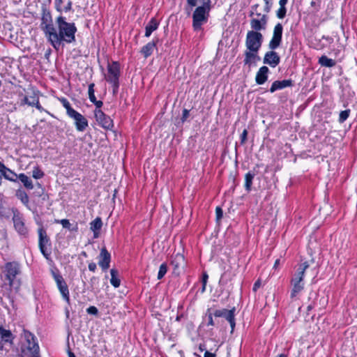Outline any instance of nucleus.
I'll list each match as a JSON object with an SVG mask.
<instances>
[{
  "label": "nucleus",
  "instance_id": "nucleus-1",
  "mask_svg": "<svg viewBox=\"0 0 357 357\" xmlns=\"http://www.w3.org/2000/svg\"><path fill=\"white\" fill-rule=\"evenodd\" d=\"M57 28L54 27L47 36V41L56 50L63 45V43H72L75 41L77 27L75 23L67 22L66 17L59 15L56 19Z\"/></svg>",
  "mask_w": 357,
  "mask_h": 357
},
{
  "label": "nucleus",
  "instance_id": "nucleus-2",
  "mask_svg": "<svg viewBox=\"0 0 357 357\" xmlns=\"http://www.w3.org/2000/svg\"><path fill=\"white\" fill-rule=\"evenodd\" d=\"M186 2L190 9L197 6L192 13V26L195 31H200L202 25L208 22L211 0H186Z\"/></svg>",
  "mask_w": 357,
  "mask_h": 357
},
{
  "label": "nucleus",
  "instance_id": "nucleus-3",
  "mask_svg": "<svg viewBox=\"0 0 357 357\" xmlns=\"http://www.w3.org/2000/svg\"><path fill=\"white\" fill-rule=\"evenodd\" d=\"M24 342L20 347L22 357H40V348L35 335L29 331L24 330L22 334Z\"/></svg>",
  "mask_w": 357,
  "mask_h": 357
},
{
  "label": "nucleus",
  "instance_id": "nucleus-4",
  "mask_svg": "<svg viewBox=\"0 0 357 357\" xmlns=\"http://www.w3.org/2000/svg\"><path fill=\"white\" fill-rule=\"evenodd\" d=\"M3 273L10 287H15L17 284V288L20 285V282L17 280V276L21 273L20 265L18 262H7L5 264Z\"/></svg>",
  "mask_w": 357,
  "mask_h": 357
},
{
  "label": "nucleus",
  "instance_id": "nucleus-5",
  "mask_svg": "<svg viewBox=\"0 0 357 357\" xmlns=\"http://www.w3.org/2000/svg\"><path fill=\"white\" fill-rule=\"evenodd\" d=\"M119 63L116 61H113L112 63H108L107 74L105 75V79L112 85L114 93H116L118 91L119 86Z\"/></svg>",
  "mask_w": 357,
  "mask_h": 357
},
{
  "label": "nucleus",
  "instance_id": "nucleus-6",
  "mask_svg": "<svg viewBox=\"0 0 357 357\" xmlns=\"http://www.w3.org/2000/svg\"><path fill=\"white\" fill-rule=\"evenodd\" d=\"M38 247L40 251L46 259H50L51 256V241L47 236L46 230L40 227L38 229Z\"/></svg>",
  "mask_w": 357,
  "mask_h": 357
},
{
  "label": "nucleus",
  "instance_id": "nucleus-7",
  "mask_svg": "<svg viewBox=\"0 0 357 357\" xmlns=\"http://www.w3.org/2000/svg\"><path fill=\"white\" fill-rule=\"evenodd\" d=\"M263 42V35L258 31H249L246 35V50L259 52Z\"/></svg>",
  "mask_w": 357,
  "mask_h": 357
},
{
  "label": "nucleus",
  "instance_id": "nucleus-8",
  "mask_svg": "<svg viewBox=\"0 0 357 357\" xmlns=\"http://www.w3.org/2000/svg\"><path fill=\"white\" fill-rule=\"evenodd\" d=\"M13 222L15 230L17 234L24 237L26 238L29 235V229L25 225L24 218L23 215L16 208H13Z\"/></svg>",
  "mask_w": 357,
  "mask_h": 357
},
{
  "label": "nucleus",
  "instance_id": "nucleus-9",
  "mask_svg": "<svg viewBox=\"0 0 357 357\" xmlns=\"http://www.w3.org/2000/svg\"><path fill=\"white\" fill-rule=\"evenodd\" d=\"M54 27L50 12L47 9H43L41 17L40 29L43 31L46 38L50 33L54 31Z\"/></svg>",
  "mask_w": 357,
  "mask_h": 357
},
{
  "label": "nucleus",
  "instance_id": "nucleus-10",
  "mask_svg": "<svg viewBox=\"0 0 357 357\" xmlns=\"http://www.w3.org/2000/svg\"><path fill=\"white\" fill-rule=\"evenodd\" d=\"M53 278L56 283L57 288L59 289L63 298L70 304V294L68 287L64 280L63 276L55 272L52 273Z\"/></svg>",
  "mask_w": 357,
  "mask_h": 357
},
{
  "label": "nucleus",
  "instance_id": "nucleus-11",
  "mask_svg": "<svg viewBox=\"0 0 357 357\" xmlns=\"http://www.w3.org/2000/svg\"><path fill=\"white\" fill-rule=\"evenodd\" d=\"M235 307H233L231 310L227 309H220L215 310L213 311V314L215 317H224L230 324L231 331V333H233L236 322H235Z\"/></svg>",
  "mask_w": 357,
  "mask_h": 357
},
{
  "label": "nucleus",
  "instance_id": "nucleus-12",
  "mask_svg": "<svg viewBox=\"0 0 357 357\" xmlns=\"http://www.w3.org/2000/svg\"><path fill=\"white\" fill-rule=\"evenodd\" d=\"M94 115L96 121L102 128L105 130H111L113 126L112 119L106 115L101 109H95Z\"/></svg>",
  "mask_w": 357,
  "mask_h": 357
},
{
  "label": "nucleus",
  "instance_id": "nucleus-13",
  "mask_svg": "<svg viewBox=\"0 0 357 357\" xmlns=\"http://www.w3.org/2000/svg\"><path fill=\"white\" fill-rule=\"evenodd\" d=\"M283 26L280 23H278L273 30V37L269 42L268 47L270 50L277 49L282 42Z\"/></svg>",
  "mask_w": 357,
  "mask_h": 357
},
{
  "label": "nucleus",
  "instance_id": "nucleus-14",
  "mask_svg": "<svg viewBox=\"0 0 357 357\" xmlns=\"http://www.w3.org/2000/svg\"><path fill=\"white\" fill-rule=\"evenodd\" d=\"M257 17H253L250 20L252 31H258L266 29L268 17L265 14L257 13Z\"/></svg>",
  "mask_w": 357,
  "mask_h": 357
},
{
  "label": "nucleus",
  "instance_id": "nucleus-15",
  "mask_svg": "<svg viewBox=\"0 0 357 357\" xmlns=\"http://www.w3.org/2000/svg\"><path fill=\"white\" fill-rule=\"evenodd\" d=\"M68 116L74 120L75 128L79 132L84 131L89 126L87 119L76 110Z\"/></svg>",
  "mask_w": 357,
  "mask_h": 357
},
{
  "label": "nucleus",
  "instance_id": "nucleus-16",
  "mask_svg": "<svg viewBox=\"0 0 357 357\" xmlns=\"http://www.w3.org/2000/svg\"><path fill=\"white\" fill-rule=\"evenodd\" d=\"M98 259V265L103 271H106L109 268L111 255L105 248L101 249Z\"/></svg>",
  "mask_w": 357,
  "mask_h": 357
},
{
  "label": "nucleus",
  "instance_id": "nucleus-17",
  "mask_svg": "<svg viewBox=\"0 0 357 357\" xmlns=\"http://www.w3.org/2000/svg\"><path fill=\"white\" fill-rule=\"evenodd\" d=\"M263 62L272 68H275L280 62V57L276 52L271 50L265 54Z\"/></svg>",
  "mask_w": 357,
  "mask_h": 357
},
{
  "label": "nucleus",
  "instance_id": "nucleus-18",
  "mask_svg": "<svg viewBox=\"0 0 357 357\" xmlns=\"http://www.w3.org/2000/svg\"><path fill=\"white\" fill-rule=\"evenodd\" d=\"M291 284L292 286L291 298L296 297L304 289V282L301 280V278H297L294 275L292 276L291 280Z\"/></svg>",
  "mask_w": 357,
  "mask_h": 357
},
{
  "label": "nucleus",
  "instance_id": "nucleus-19",
  "mask_svg": "<svg viewBox=\"0 0 357 357\" xmlns=\"http://www.w3.org/2000/svg\"><path fill=\"white\" fill-rule=\"evenodd\" d=\"M291 86H293V81L291 79H283L281 81L276 80L273 82L270 88V91L273 93L277 90H280Z\"/></svg>",
  "mask_w": 357,
  "mask_h": 357
},
{
  "label": "nucleus",
  "instance_id": "nucleus-20",
  "mask_svg": "<svg viewBox=\"0 0 357 357\" xmlns=\"http://www.w3.org/2000/svg\"><path fill=\"white\" fill-rule=\"evenodd\" d=\"M0 338L5 343L13 344L15 336L11 331L7 330L2 325H0Z\"/></svg>",
  "mask_w": 357,
  "mask_h": 357
},
{
  "label": "nucleus",
  "instance_id": "nucleus-21",
  "mask_svg": "<svg viewBox=\"0 0 357 357\" xmlns=\"http://www.w3.org/2000/svg\"><path fill=\"white\" fill-rule=\"evenodd\" d=\"M244 65L250 66L256 61L260 60V57L258 56V52H252L251 50H246L244 52Z\"/></svg>",
  "mask_w": 357,
  "mask_h": 357
},
{
  "label": "nucleus",
  "instance_id": "nucleus-22",
  "mask_svg": "<svg viewBox=\"0 0 357 357\" xmlns=\"http://www.w3.org/2000/svg\"><path fill=\"white\" fill-rule=\"evenodd\" d=\"M269 73V69L267 66H264L261 67L257 73L255 80L258 84H264L268 79V73Z\"/></svg>",
  "mask_w": 357,
  "mask_h": 357
},
{
  "label": "nucleus",
  "instance_id": "nucleus-23",
  "mask_svg": "<svg viewBox=\"0 0 357 357\" xmlns=\"http://www.w3.org/2000/svg\"><path fill=\"white\" fill-rule=\"evenodd\" d=\"M0 172L6 179L10 181H17L18 175L13 171L7 168L3 163L0 162Z\"/></svg>",
  "mask_w": 357,
  "mask_h": 357
},
{
  "label": "nucleus",
  "instance_id": "nucleus-24",
  "mask_svg": "<svg viewBox=\"0 0 357 357\" xmlns=\"http://www.w3.org/2000/svg\"><path fill=\"white\" fill-rule=\"evenodd\" d=\"M158 41V39L155 40H153L151 42L148 43L146 45L143 46L140 52L144 55L145 58L151 56L156 47V44Z\"/></svg>",
  "mask_w": 357,
  "mask_h": 357
},
{
  "label": "nucleus",
  "instance_id": "nucleus-25",
  "mask_svg": "<svg viewBox=\"0 0 357 357\" xmlns=\"http://www.w3.org/2000/svg\"><path fill=\"white\" fill-rule=\"evenodd\" d=\"M158 21L155 17L151 18V20L148 22V24L146 25L145 36L147 38L149 37L151 35V33L158 29Z\"/></svg>",
  "mask_w": 357,
  "mask_h": 357
},
{
  "label": "nucleus",
  "instance_id": "nucleus-26",
  "mask_svg": "<svg viewBox=\"0 0 357 357\" xmlns=\"http://www.w3.org/2000/svg\"><path fill=\"white\" fill-rule=\"evenodd\" d=\"M90 225V228L93 232V237L98 238L99 236V231L102 226L101 218L99 217L96 218L91 222Z\"/></svg>",
  "mask_w": 357,
  "mask_h": 357
},
{
  "label": "nucleus",
  "instance_id": "nucleus-27",
  "mask_svg": "<svg viewBox=\"0 0 357 357\" xmlns=\"http://www.w3.org/2000/svg\"><path fill=\"white\" fill-rule=\"evenodd\" d=\"M310 265L307 261H305L298 265L296 273L294 274L295 277L297 278H301V280L303 281L305 273L306 270L309 268Z\"/></svg>",
  "mask_w": 357,
  "mask_h": 357
},
{
  "label": "nucleus",
  "instance_id": "nucleus-28",
  "mask_svg": "<svg viewBox=\"0 0 357 357\" xmlns=\"http://www.w3.org/2000/svg\"><path fill=\"white\" fill-rule=\"evenodd\" d=\"M110 274H111V279H110L111 284L115 288L119 287L121 284V280L119 278L118 271L115 268H112L110 270Z\"/></svg>",
  "mask_w": 357,
  "mask_h": 357
},
{
  "label": "nucleus",
  "instance_id": "nucleus-29",
  "mask_svg": "<svg viewBox=\"0 0 357 357\" xmlns=\"http://www.w3.org/2000/svg\"><path fill=\"white\" fill-rule=\"evenodd\" d=\"M16 197L19 199L23 204H24L29 209H30L29 206V197L26 192L21 189H19L16 191L15 193Z\"/></svg>",
  "mask_w": 357,
  "mask_h": 357
},
{
  "label": "nucleus",
  "instance_id": "nucleus-30",
  "mask_svg": "<svg viewBox=\"0 0 357 357\" xmlns=\"http://www.w3.org/2000/svg\"><path fill=\"white\" fill-rule=\"evenodd\" d=\"M17 179H19L24 185V186L29 190L33 189V185L32 181L29 177H28L24 174H20L18 175Z\"/></svg>",
  "mask_w": 357,
  "mask_h": 357
},
{
  "label": "nucleus",
  "instance_id": "nucleus-31",
  "mask_svg": "<svg viewBox=\"0 0 357 357\" xmlns=\"http://www.w3.org/2000/svg\"><path fill=\"white\" fill-rule=\"evenodd\" d=\"M288 0H280V8L277 11V17L279 19H283L287 13V9L285 8V5L287 4Z\"/></svg>",
  "mask_w": 357,
  "mask_h": 357
},
{
  "label": "nucleus",
  "instance_id": "nucleus-32",
  "mask_svg": "<svg viewBox=\"0 0 357 357\" xmlns=\"http://www.w3.org/2000/svg\"><path fill=\"white\" fill-rule=\"evenodd\" d=\"M254 177L255 174L251 173L250 172H248L245 176V188L248 192L251 190L252 180Z\"/></svg>",
  "mask_w": 357,
  "mask_h": 357
},
{
  "label": "nucleus",
  "instance_id": "nucleus-33",
  "mask_svg": "<svg viewBox=\"0 0 357 357\" xmlns=\"http://www.w3.org/2000/svg\"><path fill=\"white\" fill-rule=\"evenodd\" d=\"M319 63L322 66H326V67H333L335 65V61L332 59L328 58L326 56H321L319 58Z\"/></svg>",
  "mask_w": 357,
  "mask_h": 357
},
{
  "label": "nucleus",
  "instance_id": "nucleus-34",
  "mask_svg": "<svg viewBox=\"0 0 357 357\" xmlns=\"http://www.w3.org/2000/svg\"><path fill=\"white\" fill-rule=\"evenodd\" d=\"M183 263L184 257L180 254L176 255L174 259L172 261V264L174 266V270L178 268L179 266Z\"/></svg>",
  "mask_w": 357,
  "mask_h": 357
},
{
  "label": "nucleus",
  "instance_id": "nucleus-35",
  "mask_svg": "<svg viewBox=\"0 0 357 357\" xmlns=\"http://www.w3.org/2000/svg\"><path fill=\"white\" fill-rule=\"evenodd\" d=\"M60 102H61L63 107L66 109V113L68 116H70L72 113H73L75 110L71 107L69 101L66 98L60 99Z\"/></svg>",
  "mask_w": 357,
  "mask_h": 357
},
{
  "label": "nucleus",
  "instance_id": "nucleus-36",
  "mask_svg": "<svg viewBox=\"0 0 357 357\" xmlns=\"http://www.w3.org/2000/svg\"><path fill=\"white\" fill-rule=\"evenodd\" d=\"M56 222L60 223L63 228L68 229L70 231H77V227L76 226L74 228H71V224L70 223L69 220L67 219H62L60 220H56Z\"/></svg>",
  "mask_w": 357,
  "mask_h": 357
},
{
  "label": "nucleus",
  "instance_id": "nucleus-37",
  "mask_svg": "<svg viewBox=\"0 0 357 357\" xmlns=\"http://www.w3.org/2000/svg\"><path fill=\"white\" fill-rule=\"evenodd\" d=\"M44 173L40 169L38 166H36L33 168L32 171V176L36 179H39L43 177Z\"/></svg>",
  "mask_w": 357,
  "mask_h": 357
},
{
  "label": "nucleus",
  "instance_id": "nucleus-38",
  "mask_svg": "<svg viewBox=\"0 0 357 357\" xmlns=\"http://www.w3.org/2000/svg\"><path fill=\"white\" fill-rule=\"evenodd\" d=\"M167 271V266L165 263L162 264L160 266L159 271L158 273V280H161Z\"/></svg>",
  "mask_w": 357,
  "mask_h": 357
},
{
  "label": "nucleus",
  "instance_id": "nucleus-39",
  "mask_svg": "<svg viewBox=\"0 0 357 357\" xmlns=\"http://www.w3.org/2000/svg\"><path fill=\"white\" fill-rule=\"evenodd\" d=\"M206 316H208V321L207 323L208 326H214L215 321H213V317L214 316L213 312H212L211 309H208L206 311Z\"/></svg>",
  "mask_w": 357,
  "mask_h": 357
},
{
  "label": "nucleus",
  "instance_id": "nucleus-40",
  "mask_svg": "<svg viewBox=\"0 0 357 357\" xmlns=\"http://www.w3.org/2000/svg\"><path fill=\"white\" fill-rule=\"evenodd\" d=\"M349 114H350V109H346V110L342 111L340 113L339 122L340 123L344 122L349 117Z\"/></svg>",
  "mask_w": 357,
  "mask_h": 357
},
{
  "label": "nucleus",
  "instance_id": "nucleus-41",
  "mask_svg": "<svg viewBox=\"0 0 357 357\" xmlns=\"http://www.w3.org/2000/svg\"><path fill=\"white\" fill-rule=\"evenodd\" d=\"M72 1L70 0H66L65 1V3H63V11L68 12L70 11L72 9Z\"/></svg>",
  "mask_w": 357,
  "mask_h": 357
},
{
  "label": "nucleus",
  "instance_id": "nucleus-42",
  "mask_svg": "<svg viewBox=\"0 0 357 357\" xmlns=\"http://www.w3.org/2000/svg\"><path fill=\"white\" fill-rule=\"evenodd\" d=\"M36 98L32 97V100H30L28 97L25 96L22 100L23 104H26L29 106H33L36 102Z\"/></svg>",
  "mask_w": 357,
  "mask_h": 357
},
{
  "label": "nucleus",
  "instance_id": "nucleus-43",
  "mask_svg": "<svg viewBox=\"0 0 357 357\" xmlns=\"http://www.w3.org/2000/svg\"><path fill=\"white\" fill-rule=\"evenodd\" d=\"M86 312L89 314L97 315L98 313V310L95 306H90L86 309Z\"/></svg>",
  "mask_w": 357,
  "mask_h": 357
},
{
  "label": "nucleus",
  "instance_id": "nucleus-44",
  "mask_svg": "<svg viewBox=\"0 0 357 357\" xmlns=\"http://www.w3.org/2000/svg\"><path fill=\"white\" fill-rule=\"evenodd\" d=\"M272 1L273 0H264V1L265 3L264 10L266 13H268L271 10V8L272 4H273Z\"/></svg>",
  "mask_w": 357,
  "mask_h": 357
},
{
  "label": "nucleus",
  "instance_id": "nucleus-45",
  "mask_svg": "<svg viewBox=\"0 0 357 357\" xmlns=\"http://www.w3.org/2000/svg\"><path fill=\"white\" fill-rule=\"evenodd\" d=\"M248 130L245 129L241 135V144H244L247 141Z\"/></svg>",
  "mask_w": 357,
  "mask_h": 357
},
{
  "label": "nucleus",
  "instance_id": "nucleus-46",
  "mask_svg": "<svg viewBox=\"0 0 357 357\" xmlns=\"http://www.w3.org/2000/svg\"><path fill=\"white\" fill-rule=\"evenodd\" d=\"M215 213H216V218H217L218 220H220L222 218L223 213H222V210L221 209L220 207H219V206L216 207Z\"/></svg>",
  "mask_w": 357,
  "mask_h": 357
},
{
  "label": "nucleus",
  "instance_id": "nucleus-47",
  "mask_svg": "<svg viewBox=\"0 0 357 357\" xmlns=\"http://www.w3.org/2000/svg\"><path fill=\"white\" fill-rule=\"evenodd\" d=\"M188 116H189V110H188L187 109H184L183 110V114H182V117H181L182 122L185 121L186 119L188 118Z\"/></svg>",
  "mask_w": 357,
  "mask_h": 357
},
{
  "label": "nucleus",
  "instance_id": "nucleus-48",
  "mask_svg": "<svg viewBox=\"0 0 357 357\" xmlns=\"http://www.w3.org/2000/svg\"><path fill=\"white\" fill-rule=\"evenodd\" d=\"M261 282L259 279H258L254 284L252 290L253 291H257V289L261 287Z\"/></svg>",
  "mask_w": 357,
  "mask_h": 357
},
{
  "label": "nucleus",
  "instance_id": "nucleus-49",
  "mask_svg": "<svg viewBox=\"0 0 357 357\" xmlns=\"http://www.w3.org/2000/svg\"><path fill=\"white\" fill-rule=\"evenodd\" d=\"M94 86L95 84L93 83H91L89 85V96L93 95L94 94Z\"/></svg>",
  "mask_w": 357,
  "mask_h": 357
},
{
  "label": "nucleus",
  "instance_id": "nucleus-50",
  "mask_svg": "<svg viewBox=\"0 0 357 357\" xmlns=\"http://www.w3.org/2000/svg\"><path fill=\"white\" fill-rule=\"evenodd\" d=\"M97 268L96 264L94 262H91L89 264V269L92 272H95Z\"/></svg>",
  "mask_w": 357,
  "mask_h": 357
},
{
  "label": "nucleus",
  "instance_id": "nucleus-51",
  "mask_svg": "<svg viewBox=\"0 0 357 357\" xmlns=\"http://www.w3.org/2000/svg\"><path fill=\"white\" fill-rule=\"evenodd\" d=\"M208 275L206 273H204L202 275V284L204 285H206L207 281H208Z\"/></svg>",
  "mask_w": 357,
  "mask_h": 357
},
{
  "label": "nucleus",
  "instance_id": "nucleus-52",
  "mask_svg": "<svg viewBox=\"0 0 357 357\" xmlns=\"http://www.w3.org/2000/svg\"><path fill=\"white\" fill-rule=\"evenodd\" d=\"M93 104L96 105V109H100L101 107L103 105V102L101 100H96Z\"/></svg>",
  "mask_w": 357,
  "mask_h": 357
},
{
  "label": "nucleus",
  "instance_id": "nucleus-53",
  "mask_svg": "<svg viewBox=\"0 0 357 357\" xmlns=\"http://www.w3.org/2000/svg\"><path fill=\"white\" fill-rule=\"evenodd\" d=\"M33 106H35L40 111L44 110L43 108L42 107V106L40 105V102H39L38 98L36 99V102H35V104H34Z\"/></svg>",
  "mask_w": 357,
  "mask_h": 357
},
{
  "label": "nucleus",
  "instance_id": "nucleus-54",
  "mask_svg": "<svg viewBox=\"0 0 357 357\" xmlns=\"http://www.w3.org/2000/svg\"><path fill=\"white\" fill-rule=\"evenodd\" d=\"M98 282V278L97 277H92L90 280V284L92 287H93L94 284Z\"/></svg>",
  "mask_w": 357,
  "mask_h": 357
},
{
  "label": "nucleus",
  "instance_id": "nucleus-55",
  "mask_svg": "<svg viewBox=\"0 0 357 357\" xmlns=\"http://www.w3.org/2000/svg\"><path fill=\"white\" fill-rule=\"evenodd\" d=\"M0 217L1 218H8L9 215L6 214V213L4 211L3 208L0 207Z\"/></svg>",
  "mask_w": 357,
  "mask_h": 357
},
{
  "label": "nucleus",
  "instance_id": "nucleus-56",
  "mask_svg": "<svg viewBox=\"0 0 357 357\" xmlns=\"http://www.w3.org/2000/svg\"><path fill=\"white\" fill-rule=\"evenodd\" d=\"M204 357H215V354L206 351Z\"/></svg>",
  "mask_w": 357,
  "mask_h": 357
},
{
  "label": "nucleus",
  "instance_id": "nucleus-57",
  "mask_svg": "<svg viewBox=\"0 0 357 357\" xmlns=\"http://www.w3.org/2000/svg\"><path fill=\"white\" fill-rule=\"evenodd\" d=\"M89 98L90 100V101L91 102H93V103L95 102V101L96 100V98L95 96V94L89 96Z\"/></svg>",
  "mask_w": 357,
  "mask_h": 357
},
{
  "label": "nucleus",
  "instance_id": "nucleus-58",
  "mask_svg": "<svg viewBox=\"0 0 357 357\" xmlns=\"http://www.w3.org/2000/svg\"><path fill=\"white\" fill-rule=\"evenodd\" d=\"M4 342L0 340V351L3 350L4 349Z\"/></svg>",
  "mask_w": 357,
  "mask_h": 357
},
{
  "label": "nucleus",
  "instance_id": "nucleus-59",
  "mask_svg": "<svg viewBox=\"0 0 357 357\" xmlns=\"http://www.w3.org/2000/svg\"><path fill=\"white\" fill-rule=\"evenodd\" d=\"M206 285H204V284H202V289H201V292L202 293H204L206 291Z\"/></svg>",
  "mask_w": 357,
  "mask_h": 357
},
{
  "label": "nucleus",
  "instance_id": "nucleus-60",
  "mask_svg": "<svg viewBox=\"0 0 357 357\" xmlns=\"http://www.w3.org/2000/svg\"><path fill=\"white\" fill-rule=\"evenodd\" d=\"M280 260L277 259L275 262L274 267L275 268L279 264Z\"/></svg>",
  "mask_w": 357,
  "mask_h": 357
},
{
  "label": "nucleus",
  "instance_id": "nucleus-61",
  "mask_svg": "<svg viewBox=\"0 0 357 357\" xmlns=\"http://www.w3.org/2000/svg\"><path fill=\"white\" fill-rule=\"evenodd\" d=\"M69 357H76V356H75V354L73 352L70 351L69 352Z\"/></svg>",
  "mask_w": 357,
  "mask_h": 357
},
{
  "label": "nucleus",
  "instance_id": "nucleus-62",
  "mask_svg": "<svg viewBox=\"0 0 357 357\" xmlns=\"http://www.w3.org/2000/svg\"><path fill=\"white\" fill-rule=\"evenodd\" d=\"M278 357H287V355H285L284 354H281Z\"/></svg>",
  "mask_w": 357,
  "mask_h": 357
},
{
  "label": "nucleus",
  "instance_id": "nucleus-63",
  "mask_svg": "<svg viewBox=\"0 0 357 357\" xmlns=\"http://www.w3.org/2000/svg\"><path fill=\"white\" fill-rule=\"evenodd\" d=\"M312 306L311 305H308V306H307V311L311 310H312Z\"/></svg>",
  "mask_w": 357,
  "mask_h": 357
},
{
  "label": "nucleus",
  "instance_id": "nucleus-64",
  "mask_svg": "<svg viewBox=\"0 0 357 357\" xmlns=\"http://www.w3.org/2000/svg\"><path fill=\"white\" fill-rule=\"evenodd\" d=\"M82 255L83 256H84V257H86V256H87V255H86V252H82Z\"/></svg>",
  "mask_w": 357,
  "mask_h": 357
}]
</instances>
